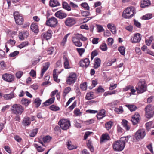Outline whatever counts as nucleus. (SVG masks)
I'll use <instances>...</instances> for the list:
<instances>
[{"instance_id":"32","label":"nucleus","mask_w":154,"mask_h":154,"mask_svg":"<svg viewBox=\"0 0 154 154\" xmlns=\"http://www.w3.org/2000/svg\"><path fill=\"white\" fill-rule=\"evenodd\" d=\"M128 121L125 120L123 119L122 120V124L123 125V127L126 129V130H129L130 129V126L127 125Z\"/></svg>"},{"instance_id":"13","label":"nucleus","mask_w":154,"mask_h":154,"mask_svg":"<svg viewBox=\"0 0 154 154\" xmlns=\"http://www.w3.org/2000/svg\"><path fill=\"white\" fill-rule=\"evenodd\" d=\"M141 35L140 34L137 33L134 35V36L131 39V42L132 43H138L141 40Z\"/></svg>"},{"instance_id":"22","label":"nucleus","mask_w":154,"mask_h":154,"mask_svg":"<svg viewBox=\"0 0 154 154\" xmlns=\"http://www.w3.org/2000/svg\"><path fill=\"white\" fill-rule=\"evenodd\" d=\"M49 5L51 7L57 6L60 5V4L57 0H50Z\"/></svg>"},{"instance_id":"52","label":"nucleus","mask_w":154,"mask_h":154,"mask_svg":"<svg viewBox=\"0 0 154 154\" xmlns=\"http://www.w3.org/2000/svg\"><path fill=\"white\" fill-rule=\"evenodd\" d=\"M81 6L84 8L85 10H89L90 8L88 4L86 3H83L81 4Z\"/></svg>"},{"instance_id":"4","label":"nucleus","mask_w":154,"mask_h":154,"mask_svg":"<svg viewBox=\"0 0 154 154\" xmlns=\"http://www.w3.org/2000/svg\"><path fill=\"white\" fill-rule=\"evenodd\" d=\"M13 14L16 24L18 25H22L24 22V19L22 15L17 11L14 12Z\"/></svg>"},{"instance_id":"5","label":"nucleus","mask_w":154,"mask_h":154,"mask_svg":"<svg viewBox=\"0 0 154 154\" xmlns=\"http://www.w3.org/2000/svg\"><path fill=\"white\" fill-rule=\"evenodd\" d=\"M76 79V74L74 72H71L66 78V84L69 85H71L75 82Z\"/></svg>"},{"instance_id":"35","label":"nucleus","mask_w":154,"mask_h":154,"mask_svg":"<svg viewBox=\"0 0 154 154\" xmlns=\"http://www.w3.org/2000/svg\"><path fill=\"white\" fill-rule=\"evenodd\" d=\"M64 66L65 69H68L70 68L68 58H65L64 60Z\"/></svg>"},{"instance_id":"55","label":"nucleus","mask_w":154,"mask_h":154,"mask_svg":"<svg viewBox=\"0 0 154 154\" xmlns=\"http://www.w3.org/2000/svg\"><path fill=\"white\" fill-rule=\"evenodd\" d=\"M101 49L103 51H105L107 50V47L106 43H102L100 46Z\"/></svg>"},{"instance_id":"17","label":"nucleus","mask_w":154,"mask_h":154,"mask_svg":"<svg viewBox=\"0 0 154 154\" xmlns=\"http://www.w3.org/2000/svg\"><path fill=\"white\" fill-rule=\"evenodd\" d=\"M140 115L138 113L136 112L132 117L131 121L133 125H135L139 122L140 120Z\"/></svg>"},{"instance_id":"59","label":"nucleus","mask_w":154,"mask_h":154,"mask_svg":"<svg viewBox=\"0 0 154 154\" xmlns=\"http://www.w3.org/2000/svg\"><path fill=\"white\" fill-rule=\"evenodd\" d=\"M85 51V49L83 48H78V52L80 56L81 57L82 54L84 53Z\"/></svg>"},{"instance_id":"1","label":"nucleus","mask_w":154,"mask_h":154,"mask_svg":"<svg viewBox=\"0 0 154 154\" xmlns=\"http://www.w3.org/2000/svg\"><path fill=\"white\" fill-rule=\"evenodd\" d=\"M130 137L128 136L121 137L119 140L114 141L112 144L114 150L116 151H121L123 150Z\"/></svg>"},{"instance_id":"37","label":"nucleus","mask_w":154,"mask_h":154,"mask_svg":"<svg viewBox=\"0 0 154 154\" xmlns=\"http://www.w3.org/2000/svg\"><path fill=\"white\" fill-rule=\"evenodd\" d=\"M67 145L68 149L69 150H72L77 148V147L75 146L72 144L71 142L69 140L67 143Z\"/></svg>"},{"instance_id":"27","label":"nucleus","mask_w":154,"mask_h":154,"mask_svg":"<svg viewBox=\"0 0 154 154\" xmlns=\"http://www.w3.org/2000/svg\"><path fill=\"white\" fill-rule=\"evenodd\" d=\"M110 137L107 134H105L102 135L101 138L100 139L101 142H103L106 141L110 139Z\"/></svg>"},{"instance_id":"11","label":"nucleus","mask_w":154,"mask_h":154,"mask_svg":"<svg viewBox=\"0 0 154 154\" xmlns=\"http://www.w3.org/2000/svg\"><path fill=\"white\" fill-rule=\"evenodd\" d=\"M146 135L145 130L144 129L138 130L136 133L135 136L137 140L143 139Z\"/></svg>"},{"instance_id":"12","label":"nucleus","mask_w":154,"mask_h":154,"mask_svg":"<svg viewBox=\"0 0 154 154\" xmlns=\"http://www.w3.org/2000/svg\"><path fill=\"white\" fill-rule=\"evenodd\" d=\"M52 31L48 30L47 32L42 33L41 35V38L42 40H48L50 39L52 36Z\"/></svg>"},{"instance_id":"46","label":"nucleus","mask_w":154,"mask_h":154,"mask_svg":"<svg viewBox=\"0 0 154 154\" xmlns=\"http://www.w3.org/2000/svg\"><path fill=\"white\" fill-rule=\"evenodd\" d=\"M71 90L70 87H67L64 89L63 94V95L65 97L66 96L69 92Z\"/></svg>"},{"instance_id":"38","label":"nucleus","mask_w":154,"mask_h":154,"mask_svg":"<svg viewBox=\"0 0 154 154\" xmlns=\"http://www.w3.org/2000/svg\"><path fill=\"white\" fill-rule=\"evenodd\" d=\"M38 132L37 128H35L30 131L29 133V135L31 137H34Z\"/></svg>"},{"instance_id":"7","label":"nucleus","mask_w":154,"mask_h":154,"mask_svg":"<svg viewBox=\"0 0 154 154\" xmlns=\"http://www.w3.org/2000/svg\"><path fill=\"white\" fill-rule=\"evenodd\" d=\"M62 129L66 130L69 128L70 125V122L67 119H64L60 120L58 122Z\"/></svg>"},{"instance_id":"42","label":"nucleus","mask_w":154,"mask_h":154,"mask_svg":"<svg viewBox=\"0 0 154 154\" xmlns=\"http://www.w3.org/2000/svg\"><path fill=\"white\" fill-rule=\"evenodd\" d=\"M94 97V95L92 92L87 93L86 97V98L88 100L91 99L93 98Z\"/></svg>"},{"instance_id":"6","label":"nucleus","mask_w":154,"mask_h":154,"mask_svg":"<svg viewBox=\"0 0 154 154\" xmlns=\"http://www.w3.org/2000/svg\"><path fill=\"white\" fill-rule=\"evenodd\" d=\"M137 91L138 93H142L146 89V86L144 81H140L137 84V86L136 87Z\"/></svg>"},{"instance_id":"21","label":"nucleus","mask_w":154,"mask_h":154,"mask_svg":"<svg viewBox=\"0 0 154 154\" xmlns=\"http://www.w3.org/2000/svg\"><path fill=\"white\" fill-rule=\"evenodd\" d=\"M29 33L27 32H20L19 34V38L21 40H23L25 38H27L29 36Z\"/></svg>"},{"instance_id":"61","label":"nucleus","mask_w":154,"mask_h":154,"mask_svg":"<svg viewBox=\"0 0 154 154\" xmlns=\"http://www.w3.org/2000/svg\"><path fill=\"white\" fill-rule=\"evenodd\" d=\"M116 59H115L114 60H112L111 61H109L107 62L106 63V64L107 66H111L113 63L116 62Z\"/></svg>"},{"instance_id":"19","label":"nucleus","mask_w":154,"mask_h":154,"mask_svg":"<svg viewBox=\"0 0 154 154\" xmlns=\"http://www.w3.org/2000/svg\"><path fill=\"white\" fill-rule=\"evenodd\" d=\"M30 118L28 117L25 116L23 118L22 123L24 126H28L31 124Z\"/></svg>"},{"instance_id":"20","label":"nucleus","mask_w":154,"mask_h":154,"mask_svg":"<svg viewBox=\"0 0 154 154\" xmlns=\"http://www.w3.org/2000/svg\"><path fill=\"white\" fill-rule=\"evenodd\" d=\"M50 65V63L49 62H47L45 63L44 65L43 66V67L41 70V77L43 76L45 72L48 69Z\"/></svg>"},{"instance_id":"45","label":"nucleus","mask_w":154,"mask_h":154,"mask_svg":"<svg viewBox=\"0 0 154 154\" xmlns=\"http://www.w3.org/2000/svg\"><path fill=\"white\" fill-rule=\"evenodd\" d=\"M152 17V15L150 14H147L146 15L143 16L142 19L144 20H149Z\"/></svg>"},{"instance_id":"33","label":"nucleus","mask_w":154,"mask_h":154,"mask_svg":"<svg viewBox=\"0 0 154 154\" xmlns=\"http://www.w3.org/2000/svg\"><path fill=\"white\" fill-rule=\"evenodd\" d=\"M63 8L68 11H70L71 10V8L68 3L66 2H64L62 4Z\"/></svg>"},{"instance_id":"29","label":"nucleus","mask_w":154,"mask_h":154,"mask_svg":"<svg viewBox=\"0 0 154 154\" xmlns=\"http://www.w3.org/2000/svg\"><path fill=\"white\" fill-rule=\"evenodd\" d=\"M55 98L52 97L46 100L44 103V104L45 106H48L51 104L53 103L54 101Z\"/></svg>"},{"instance_id":"57","label":"nucleus","mask_w":154,"mask_h":154,"mask_svg":"<svg viewBox=\"0 0 154 154\" xmlns=\"http://www.w3.org/2000/svg\"><path fill=\"white\" fill-rule=\"evenodd\" d=\"M86 82H85L83 83L82 84L80 85V88L83 91H85L86 90L87 88V86L86 85Z\"/></svg>"},{"instance_id":"40","label":"nucleus","mask_w":154,"mask_h":154,"mask_svg":"<svg viewBox=\"0 0 154 154\" xmlns=\"http://www.w3.org/2000/svg\"><path fill=\"white\" fill-rule=\"evenodd\" d=\"M113 122L111 121H109L105 124V127L108 130H109L111 128Z\"/></svg>"},{"instance_id":"62","label":"nucleus","mask_w":154,"mask_h":154,"mask_svg":"<svg viewBox=\"0 0 154 154\" xmlns=\"http://www.w3.org/2000/svg\"><path fill=\"white\" fill-rule=\"evenodd\" d=\"M75 97H73L70 98L68 102L66 103L65 107H67L75 99Z\"/></svg>"},{"instance_id":"41","label":"nucleus","mask_w":154,"mask_h":154,"mask_svg":"<svg viewBox=\"0 0 154 154\" xmlns=\"http://www.w3.org/2000/svg\"><path fill=\"white\" fill-rule=\"evenodd\" d=\"M87 145L88 148L90 149V150L93 152L94 151V149L92 146L91 141L90 140H88L87 143Z\"/></svg>"},{"instance_id":"48","label":"nucleus","mask_w":154,"mask_h":154,"mask_svg":"<svg viewBox=\"0 0 154 154\" xmlns=\"http://www.w3.org/2000/svg\"><path fill=\"white\" fill-rule=\"evenodd\" d=\"M54 48L53 47H50L48 48L47 51V54L49 55L52 54L54 52Z\"/></svg>"},{"instance_id":"43","label":"nucleus","mask_w":154,"mask_h":154,"mask_svg":"<svg viewBox=\"0 0 154 154\" xmlns=\"http://www.w3.org/2000/svg\"><path fill=\"white\" fill-rule=\"evenodd\" d=\"M29 44L28 41H25L22 42L18 46V47L20 49L24 47L27 46Z\"/></svg>"},{"instance_id":"8","label":"nucleus","mask_w":154,"mask_h":154,"mask_svg":"<svg viewBox=\"0 0 154 154\" xmlns=\"http://www.w3.org/2000/svg\"><path fill=\"white\" fill-rule=\"evenodd\" d=\"M146 116L148 118L152 117L154 113V106L149 105L145 108Z\"/></svg>"},{"instance_id":"26","label":"nucleus","mask_w":154,"mask_h":154,"mask_svg":"<svg viewBox=\"0 0 154 154\" xmlns=\"http://www.w3.org/2000/svg\"><path fill=\"white\" fill-rule=\"evenodd\" d=\"M101 60L100 58H96L94 60V67L95 69L99 67L101 64Z\"/></svg>"},{"instance_id":"18","label":"nucleus","mask_w":154,"mask_h":154,"mask_svg":"<svg viewBox=\"0 0 154 154\" xmlns=\"http://www.w3.org/2000/svg\"><path fill=\"white\" fill-rule=\"evenodd\" d=\"M15 88L10 93L4 94L3 97L6 100H9L15 97L14 92Z\"/></svg>"},{"instance_id":"23","label":"nucleus","mask_w":154,"mask_h":154,"mask_svg":"<svg viewBox=\"0 0 154 154\" xmlns=\"http://www.w3.org/2000/svg\"><path fill=\"white\" fill-rule=\"evenodd\" d=\"M30 28L35 33H38L39 31L38 26L37 23H32L30 26Z\"/></svg>"},{"instance_id":"24","label":"nucleus","mask_w":154,"mask_h":154,"mask_svg":"<svg viewBox=\"0 0 154 154\" xmlns=\"http://www.w3.org/2000/svg\"><path fill=\"white\" fill-rule=\"evenodd\" d=\"M151 4V2L149 0H143L141 2L140 6L143 8L148 7Z\"/></svg>"},{"instance_id":"63","label":"nucleus","mask_w":154,"mask_h":154,"mask_svg":"<svg viewBox=\"0 0 154 154\" xmlns=\"http://www.w3.org/2000/svg\"><path fill=\"white\" fill-rule=\"evenodd\" d=\"M90 13L89 12L86 11H81V14L83 16H87L90 15Z\"/></svg>"},{"instance_id":"51","label":"nucleus","mask_w":154,"mask_h":154,"mask_svg":"<svg viewBox=\"0 0 154 154\" xmlns=\"http://www.w3.org/2000/svg\"><path fill=\"white\" fill-rule=\"evenodd\" d=\"M118 103L117 100L111 103L108 104L107 105L112 108L114 107L116 105H117Z\"/></svg>"},{"instance_id":"47","label":"nucleus","mask_w":154,"mask_h":154,"mask_svg":"<svg viewBox=\"0 0 154 154\" xmlns=\"http://www.w3.org/2000/svg\"><path fill=\"white\" fill-rule=\"evenodd\" d=\"M41 100L39 98H36L35 99L34 103L37 108L41 104Z\"/></svg>"},{"instance_id":"36","label":"nucleus","mask_w":154,"mask_h":154,"mask_svg":"<svg viewBox=\"0 0 154 154\" xmlns=\"http://www.w3.org/2000/svg\"><path fill=\"white\" fill-rule=\"evenodd\" d=\"M52 137L49 136H46L42 138V140L44 143H48L50 141Z\"/></svg>"},{"instance_id":"50","label":"nucleus","mask_w":154,"mask_h":154,"mask_svg":"<svg viewBox=\"0 0 154 154\" xmlns=\"http://www.w3.org/2000/svg\"><path fill=\"white\" fill-rule=\"evenodd\" d=\"M96 26L98 32H100L104 31V29L102 26L97 24Z\"/></svg>"},{"instance_id":"53","label":"nucleus","mask_w":154,"mask_h":154,"mask_svg":"<svg viewBox=\"0 0 154 154\" xmlns=\"http://www.w3.org/2000/svg\"><path fill=\"white\" fill-rule=\"evenodd\" d=\"M50 109L53 111H56L59 110L60 108L54 105H52L50 107Z\"/></svg>"},{"instance_id":"15","label":"nucleus","mask_w":154,"mask_h":154,"mask_svg":"<svg viewBox=\"0 0 154 154\" xmlns=\"http://www.w3.org/2000/svg\"><path fill=\"white\" fill-rule=\"evenodd\" d=\"M55 15L57 17L60 19H63L66 17L67 16V14L62 10H60L56 12Z\"/></svg>"},{"instance_id":"64","label":"nucleus","mask_w":154,"mask_h":154,"mask_svg":"<svg viewBox=\"0 0 154 154\" xmlns=\"http://www.w3.org/2000/svg\"><path fill=\"white\" fill-rule=\"evenodd\" d=\"M98 54L97 51L96 50H94L92 51L91 54V58H94Z\"/></svg>"},{"instance_id":"10","label":"nucleus","mask_w":154,"mask_h":154,"mask_svg":"<svg viewBox=\"0 0 154 154\" xmlns=\"http://www.w3.org/2000/svg\"><path fill=\"white\" fill-rule=\"evenodd\" d=\"M76 23L75 18L73 17H68L66 18L64 21L65 25L67 26L71 27Z\"/></svg>"},{"instance_id":"58","label":"nucleus","mask_w":154,"mask_h":154,"mask_svg":"<svg viewBox=\"0 0 154 154\" xmlns=\"http://www.w3.org/2000/svg\"><path fill=\"white\" fill-rule=\"evenodd\" d=\"M19 53V52L17 51H15L9 54V56L11 57H14L18 55Z\"/></svg>"},{"instance_id":"56","label":"nucleus","mask_w":154,"mask_h":154,"mask_svg":"<svg viewBox=\"0 0 154 154\" xmlns=\"http://www.w3.org/2000/svg\"><path fill=\"white\" fill-rule=\"evenodd\" d=\"M93 18L92 17H85V18H83L82 20V21H81L82 22H81V23H86L88 21L90 20L91 19H92Z\"/></svg>"},{"instance_id":"49","label":"nucleus","mask_w":154,"mask_h":154,"mask_svg":"<svg viewBox=\"0 0 154 154\" xmlns=\"http://www.w3.org/2000/svg\"><path fill=\"white\" fill-rule=\"evenodd\" d=\"M78 39L83 41H85L87 40V38L84 36L82 34L78 33Z\"/></svg>"},{"instance_id":"34","label":"nucleus","mask_w":154,"mask_h":154,"mask_svg":"<svg viewBox=\"0 0 154 154\" xmlns=\"http://www.w3.org/2000/svg\"><path fill=\"white\" fill-rule=\"evenodd\" d=\"M125 106L128 107L131 112L135 111L137 109L136 106L133 104H127L125 105Z\"/></svg>"},{"instance_id":"3","label":"nucleus","mask_w":154,"mask_h":154,"mask_svg":"<svg viewBox=\"0 0 154 154\" xmlns=\"http://www.w3.org/2000/svg\"><path fill=\"white\" fill-rule=\"evenodd\" d=\"M11 110L13 113L16 115H20L23 112L24 108L19 104H14L11 106Z\"/></svg>"},{"instance_id":"2","label":"nucleus","mask_w":154,"mask_h":154,"mask_svg":"<svg viewBox=\"0 0 154 154\" xmlns=\"http://www.w3.org/2000/svg\"><path fill=\"white\" fill-rule=\"evenodd\" d=\"M136 13V9L134 7H128L123 11L122 17L125 19H130Z\"/></svg>"},{"instance_id":"54","label":"nucleus","mask_w":154,"mask_h":154,"mask_svg":"<svg viewBox=\"0 0 154 154\" xmlns=\"http://www.w3.org/2000/svg\"><path fill=\"white\" fill-rule=\"evenodd\" d=\"M118 50L121 54L124 55L125 53V48L123 46L119 47L118 48Z\"/></svg>"},{"instance_id":"14","label":"nucleus","mask_w":154,"mask_h":154,"mask_svg":"<svg viewBox=\"0 0 154 154\" xmlns=\"http://www.w3.org/2000/svg\"><path fill=\"white\" fill-rule=\"evenodd\" d=\"M90 61L88 58H85L84 60H82L79 62L80 66L83 68H86L90 64Z\"/></svg>"},{"instance_id":"60","label":"nucleus","mask_w":154,"mask_h":154,"mask_svg":"<svg viewBox=\"0 0 154 154\" xmlns=\"http://www.w3.org/2000/svg\"><path fill=\"white\" fill-rule=\"evenodd\" d=\"M77 102L75 101L73 104L69 107V109L70 110H72L76 106Z\"/></svg>"},{"instance_id":"39","label":"nucleus","mask_w":154,"mask_h":154,"mask_svg":"<svg viewBox=\"0 0 154 154\" xmlns=\"http://www.w3.org/2000/svg\"><path fill=\"white\" fill-rule=\"evenodd\" d=\"M114 111L115 112L118 114H121L123 112V109L122 106H120L119 108H116Z\"/></svg>"},{"instance_id":"25","label":"nucleus","mask_w":154,"mask_h":154,"mask_svg":"<svg viewBox=\"0 0 154 154\" xmlns=\"http://www.w3.org/2000/svg\"><path fill=\"white\" fill-rule=\"evenodd\" d=\"M73 33V35L72 36V41L75 45L77 46V32L76 31H74Z\"/></svg>"},{"instance_id":"30","label":"nucleus","mask_w":154,"mask_h":154,"mask_svg":"<svg viewBox=\"0 0 154 154\" xmlns=\"http://www.w3.org/2000/svg\"><path fill=\"white\" fill-rule=\"evenodd\" d=\"M70 34V33H69L66 35L64 36L63 38L60 42V45L61 46H63L65 45L66 43L67 42V38L68 37L69 35Z\"/></svg>"},{"instance_id":"31","label":"nucleus","mask_w":154,"mask_h":154,"mask_svg":"<svg viewBox=\"0 0 154 154\" xmlns=\"http://www.w3.org/2000/svg\"><path fill=\"white\" fill-rule=\"evenodd\" d=\"M30 103V101L25 98H23L21 101V104L25 106H28Z\"/></svg>"},{"instance_id":"44","label":"nucleus","mask_w":154,"mask_h":154,"mask_svg":"<svg viewBox=\"0 0 154 154\" xmlns=\"http://www.w3.org/2000/svg\"><path fill=\"white\" fill-rule=\"evenodd\" d=\"M35 146L37 150L39 152H42L45 150V149L43 148L41 146H38L36 144H35Z\"/></svg>"},{"instance_id":"28","label":"nucleus","mask_w":154,"mask_h":154,"mask_svg":"<svg viewBox=\"0 0 154 154\" xmlns=\"http://www.w3.org/2000/svg\"><path fill=\"white\" fill-rule=\"evenodd\" d=\"M108 28L110 30L113 34H115L116 33V27L113 24L110 23L108 24L107 25Z\"/></svg>"},{"instance_id":"9","label":"nucleus","mask_w":154,"mask_h":154,"mask_svg":"<svg viewBox=\"0 0 154 154\" xmlns=\"http://www.w3.org/2000/svg\"><path fill=\"white\" fill-rule=\"evenodd\" d=\"M58 23L57 19L54 17L49 18L46 22V24L48 26L51 27H55Z\"/></svg>"},{"instance_id":"16","label":"nucleus","mask_w":154,"mask_h":154,"mask_svg":"<svg viewBox=\"0 0 154 154\" xmlns=\"http://www.w3.org/2000/svg\"><path fill=\"white\" fill-rule=\"evenodd\" d=\"M3 80L8 82H11L14 80V76L11 74L5 73L2 76Z\"/></svg>"}]
</instances>
